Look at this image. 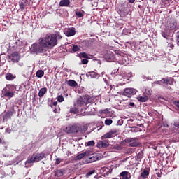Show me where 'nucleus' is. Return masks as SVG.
Returning <instances> with one entry per match:
<instances>
[{"mask_svg":"<svg viewBox=\"0 0 179 179\" xmlns=\"http://www.w3.org/2000/svg\"><path fill=\"white\" fill-rule=\"evenodd\" d=\"M179 29V25L176 20H169L167 21V23L165 24V27L163 30L161 31V34L164 38L169 39V37H173V32H171L173 30Z\"/></svg>","mask_w":179,"mask_h":179,"instance_id":"nucleus-1","label":"nucleus"},{"mask_svg":"<svg viewBox=\"0 0 179 179\" xmlns=\"http://www.w3.org/2000/svg\"><path fill=\"white\" fill-rule=\"evenodd\" d=\"M62 36L60 32H55V34H47L45 40L43 42L45 48L48 49H52L54 46L57 45L58 39H62Z\"/></svg>","mask_w":179,"mask_h":179,"instance_id":"nucleus-2","label":"nucleus"},{"mask_svg":"<svg viewBox=\"0 0 179 179\" xmlns=\"http://www.w3.org/2000/svg\"><path fill=\"white\" fill-rule=\"evenodd\" d=\"M2 92L4 96H6L7 98H13L15 96V85L8 84L6 87L3 88Z\"/></svg>","mask_w":179,"mask_h":179,"instance_id":"nucleus-3","label":"nucleus"},{"mask_svg":"<svg viewBox=\"0 0 179 179\" xmlns=\"http://www.w3.org/2000/svg\"><path fill=\"white\" fill-rule=\"evenodd\" d=\"M92 101H94L93 96H89V94H85V96H79L77 100V104L80 106H84V105L90 104Z\"/></svg>","mask_w":179,"mask_h":179,"instance_id":"nucleus-4","label":"nucleus"},{"mask_svg":"<svg viewBox=\"0 0 179 179\" xmlns=\"http://www.w3.org/2000/svg\"><path fill=\"white\" fill-rule=\"evenodd\" d=\"M45 154L42 152V153H34L32 155V157L31 158H29L25 164H32L33 162H41V160H43L44 158Z\"/></svg>","mask_w":179,"mask_h":179,"instance_id":"nucleus-5","label":"nucleus"},{"mask_svg":"<svg viewBox=\"0 0 179 179\" xmlns=\"http://www.w3.org/2000/svg\"><path fill=\"white\" fill-rule=\"evenodd\" d=\"M83 132V129H81L80 124H71L66 127L65 132L66 133H78V132Z\"/></svg>","mask_w":179,"mask_h":179,"instance_id":"nucleus-6","label":"nucleus"},{"mask_svg":"<svg viewBox=\"0 0 179 179\" xmlns=\"http://www.w3.org/2000/svg\"><path fill=\"white\" fill-rule=\"evenodd\" d=\"M45 38H41V41H39V44H34L33 49L36 52H43V48H45V45L43 44L45 41Z\"/></svg>","mask_w":179,"mask_h":179,"instance_id":"nucleus-7","label":"nucleus"},{"mask_svg":"<svg viewBox=\"0 0 179 179\" xmlns=\"http://www.w3.org/2000/svg\"><path fill=\"white\" fill-rule=\"evenodd\" d=\"M118 132V129H110L109 132L103 134V136H101V139H110L111 138H114V136H117Z\"/></svg>","mask_w":179,"mask_h":179,"instance_id":"nucleus-8","label":"nucleus"},{"mask_svg":"<svg viewBox=\"0 0 179 179\" xmlns=\"http://www.w3.org/2000/svg\"><path fill=\"white\" fill-rule=\"evenodd\" d=\"M8 59H10L13 63H18L20 59V56L19 52H13L9 56Z\"/></svg>","mask_w":179,"mask_h":179,"instance_id":"nucleus-9","label":"nucleus"},{"mask_svg":"<svg viewBox=\"0 0 179 179\" xmlns=\"http://www.w3.org/2000/svg\"><path fill=\"white\" fill-rule=\"evenodd\" d=\"M137 90L136 88H124V95L128 97H131L132 96H134V94H136Z\"/></svg>","mask_w":179,"mask_h":179,"instance_id":"nucleus-10","label":"nucleus"},{"mask_svg":"<svg viewBox=\"0 0 179 179\" xmlns=\"http://www.w3.org/2000/svg\"><path fill=\"white\" fill-rule=\"evenodd\" d=\"M100 158H99V155H92L91 157L90 156H87L85 157V158L84 159V161L86 164H90L91 162H96V160H99Z\"/></svg>","mask_w":179,"mask_h":179,"instance_id":"nucleus-11","label":"nucleus"},{"mask_svg":"<svg viewBox=\"0 0 179 179\" xmlns=\"http://www.w3.org/2000/svg\"><path fill=\"white\" fill-rule=\"evenodd\" d=\"M136 141V138H129L124 140L125 143H130V146H131V148H136L138 146L139 143Z\"/></svg>","mask_w":179,"mask_h":179,"instance_id":"nucleus-12","label":"nucleus"},{"mask_svg":"<svg viewBox=\"0 0 179 179\" xmlns=\"http://www.w3.org/2000/svg\"><path fill=\"white\" fill-rule=\"evenodd\" d=\"M64 33L67 37H71L72 36H75L76 31L75 27H68L64 30Z\"/></svg>","mask_w":179,"mask_h":179,"instance_id":"nucleus-13","label":"nucleus"},{"mask_svg":"<svg viewBox=\"0 0 179 179\" xmlns=\"http://www.w3.org/2000/svg\"><path fill=\"white\" fill-rule=\"evenodd\" d=\"M175 79L173 77L162 78V84L165 85H173Z\"/></svg>","mask_w":179,"mask_h":179,"instance_id":"nucleus-14","label":"nucleus"},{"mask_svg":"<svg viewBox=\"0 0 179 179\" xmlns=\"http://www.w3.org/2000/svg\"><path fill=\"white\" fill-rule=\"evenodd\" d=\"M108 146H110L108 140L102 139V141H99V143H97V147L99 148H108Z\"/></svg>","mask_w":179,"mask_h":179,"instance_id":"nucleus-15","label":"nucleus"},{"mask_svg":"<svg viewBox=\"0 0 179 179\" xmlns=\"http://www.w3.org/2000/svg\"><path fill=\"white\" fill-rule=\"evenodd\" d=\"M131 176L130 172L124 171V172L120 173V179H131Z\"/></svg>","mask_w":179,"mask_h":179,"instance_id":"nucleus-16","label":"nucleus"},{"mask_svg":"<svg viewBox=\"0 0 179 179\" xmlns=\"http://www.w3.org/2000/svg\"><path fill=\"white\" fill-rule=\"evenodd\" d=\"M92 39H89V40H85L83 41H82L81 44L83 45V48H91V46L92 45Z\"/></svg>","mask_w":179,"mask_h":179,"instance_id":"nucleus-17","label":"nucleus"},{"mask_svg":"<svg viewBox=\"0 0 179 179\" xmlns=\"http://www.w3.org/2000/svg\"><path fill=\"white\" fill-rule=\"evenodd\" d=\"M65 173V169H57L55 172V177H62V176L64 175Z\"/></svg>","mask_w":179,"mask_h":179,"instance_id":"nucleus-18","label":"nucleus"},{"mask_svg":"<svg viewBox=\"0 0 179 179\" xmlns=\"http://www.w3.org/2000/svg\"><path fill=\"white\" fill-rule=\"evenodd\" d=\"M150 172L148 171V169H144L143 170V172L141 173V177L143 178V179H147L149 177Z\"/></svg>","mask_w":179,"mask_h":179,"instance_id":"nucleus-19","label":"nucleus"},{"mask_svg":"<svg viewBox=\"0 0 179 179\" xmlns=\"http://www.w3.org/2000/svg\"><path fill=\"white\" fill-rule=\"evenodd\" d=\"M13 110H8L4 117H3V119L5 120H8V119H11V117H13Z\"/></svg>","mask_w":179,"mask_h":179,"instance_id":"nucleus-20","label":"nucleus"},{"mask_svg":"<svg viewBox=\"0 0 179 179\" xmlns=\"http://www.w3.org/2000/svg\"><path fill=\"white\" fill-rule=\"evenodd\" d=\"M76 15L77 17H78L79 18L84 17L85 15V13L84 11V10H78V8L76 9Z\"/></svg>","mask_w":179,"mask_h":179,"instance_id":"nucleus-21","label":"nucleus"},{"mask_svg":"<svg viewBox=\"0 0 179 179\" xmlns=\"http://www.w3.org/2000/svg\"><path fill=\"white\" fill-rule=\"evenodd\" d=\"M48 92V88L47 87H42L41 90H39L38 92V96L40 98H42L45 93Z\"/></svg>","mask_w":179,"mask_h":179,"instance_id":"nucleus-22","label":"nucleus"},{"mask_svg":"<svg viewBox=\"0 0 179 179\" xmlns=\"http://www.w3.org/2000/svg\"><path fill=\"white\" fill-rule=\"evenodd\" d=\"M128 11H127V8H122L120 10V17H125L127 16L128 15Z\"/></svg>","mask_w":179,"mask_h":179,"instance_id":"nucleus-23","label":"nucleus"},{"mask_svg":"<svg viewBox=\"0 0 179 179\" xmlns=\"http://www.w3.org/2000/svg\"><path fill=\"white\" fill-rule=\"evenodd\" d=\"M138 100L142 103H145V101H147V100H148V96L145 94V92H144L143 96H138Z\"/></svg>","mask_w":179,"mask_h":179,"instance_id":"nucleus-24","label":"nucleus"},{"mask_svg":"<svg viewBox=\"0 0 179 179\" xmlns=\"http://www.w3.org/2000/svg\"><path fill=\"white\" fill-rule=\"evenodd\" d=\"M88 155L89 152H85L84 153L78 154L76 158L77 159V160H80L81 159L84 158L85 157H86V155Z\"/></svg>","mask_w":179,"mask_h":179,"instance_id":"nucleus-25","label":"nucleus"},{"mask_svg":"<svg viewBox=\"0 0 179 179\" xmlns=\"http://www.w3.org/2000/svg\"><path fill=\"white\" fill-rule=\"evenodd\" d=\"M71 3V1L69 0H62L59 2L60 6H69Z\"/></svg>","mask_w":179,"mask_h":179,"instance_id":"nucleus-26","label":"nucleus"},{"mask_svg":"<svg viewBox=\"0 0 179 179\" xmlns=\"http://www.w3.org/2000/svg\"><path fill=\"white\" fill-rule=\"evenodd\" d=\"M80 56L82 57L83 58L87 59H90L91 58V55H87L86 52H81L80 53Z\"/></svg>","mask_w":179,"mask_h":179,"instance_id":"nucleus-27","label":"nucleus"},{"mask_svg":"<svg viewBox=\"0 0 179 179\" xmlns=\"http://www.w3.org/2000/svg\"><path fill=\"white\" fill-rule=\"evenodd\" d=\"M5 78L7 80H13V79L15 78V76H13V74L8 73L6 74Z\"/></svg>","mask_w":179,"mask_h":179,"instance_id":"nucleus-28","label":"nucleus"},{"mask_svg":"<svg viewBox=\"0 0 179 179\" xmlns=\"http://www.w3.org/2000/svg\"><path fill=\"white\" fill-rule=\"evenodd\" d=\"M67 85L73 87H75L78 85V83L76 80H70L67 81Z\"/></svg>","mask_w":179,"mask_h":179,"instance_id":"nucleus-29","label":"nucleus"},{"mask_svg":"<svg viewBox=\"0 0 179 179\" xmlns=\"http://www.w3.org/2000/svg\"><path fill=\"white\" fill-rule=\"evenodd\" d=\"M105 58L106 60H108V62H111L112 60L114 59V56L113 55V53H110L109 55H106L105 56Z\"/></svg>","mask_w":179,"mask_h":179,"instance_id":"nucleus-30","label":"nucleus"},{"mask_svg":"<svg viewBox=\"0 0 179 179\" xmlns=\"http://www.w3.org/2000/svg\"><path fill=\"white\" fill-rule=\"evenodd\" d=\"M26 3H27L26 0H23L20 2V8L22 10H24V8L26 6Z\"/></svg>","mask_w":179,"mask_h":179,"instance_id":"nucleus-31","label":"nucleus"},{"mask_svg":"<svg viewBox=\"0 0 179 179\" xmlns=\"http://www.w3.org/2000/svg\"><path fill=\"white\" fill-rule=\"evenodd\" d=\"M44 76V72L43 70H38L37 72H36V76L38 78H41L42 77H43Z\"/></svg>","mask_w":179,"mask_h":179,"instance_id":"nucleus-32","label":"nucleus"},{"mask_svg":"<svg viewBox=\"0 0 179 179\" xmlns=\"http://www.w3.org/2000/svg\"><path fill=\"white\" fill-rule=\"evenodd\" d=\"M131 132H142V129L136 127H131Z\"/></svg>","mask_w":179,"mask_h":179,"instance_id":"nucleus-33","label":"nucleus"},{"mask_svg":"<svg viewBox=\"0 0 179 179\" xmlns=\"http://www.w3.org/2000/svg\"><path fill=\"white\" fill-rule=\"evenodd\" d=\"M70 113H73V115H76V113H78V108H76V107H71Z\"/></svg>","mask_w":179,"mask_h":179,"instance_id":"nucleus-34","label":"nucleus"},{"mask_svg":"<svg viewBox=\"0 0 179 179\" xmlns=\"http://www.w3.org/2000/svg\"><path fill=\"white\" fill-rule=\"evenodd\" d=\"M96 173V169H92V171H90L86 173V177L89 178L90 176H92V174H94Z\"/></svg>","mask_w":179,"mask_h":179,"instance_id":"nucleus-35","label":"nucleus"},{"mask_svg":"<svg viewBox=\"0 0 179 179\" xmlns=\"http://www.w3.org/2000/svg\"><path fill=\"white\" fill-rule=\"evenodd\" d=\"M80 48L78 46V45H73L72 50L73 52H77L78 51H80Z\"/></svg>","mask_w":179,"mask_h":179,"instance_id":"nucleus-36","label":"nucleus"},{"mask_svg":"<svg viewBox=\"0 0 179 179\" xmlns=\"http://www.w3.org/2000/svg\"><path fill=\"white\" fill-rule=\"evenodd\" d=\"M90 76L91 77H93V78H98L100 77L99 74L96 73L94 71L90 72Z\"/></svg>","mask_w":179,"mask_h":179,"instance_id":"nucleus-37","label":"nucleus"},{"mask_svg":"<svg viewBox=\"0 0 179 179\" xmlns=\"http://www.w3.org/2000/svg\"><path fill=\"white\" fill-rule=\"evenodd\" d=\"M99 113H101V114L103 113L105 115H109L110 114V110H108V108H106L105 110H100Z\"/></svg>","mask_w":179,"mask_h":179,"instance_id":"nucleus-38","label":"nucleus"},{"mask_svg":"<svg viewBox=\"0 0 179 179\" xmlns=\"http://www.w3.org/2000/svg\"><path fill=\"white\" fill-rule=\"evenodd\" d=\"M113 124L112 119H106L105 120V125H111Z\"/></svg>","mask_w":179,"mask_h":179,"instance_id":"nucleus-39","label":"nucleus"},{"mask_svg":"<svg viewBox=\"0 0 179 179\" xmlns=\"http://www.w3.org/2000/svg\"><path fill=\"white\" fill-rule=\"evenodd\" d=\"M87 146H94L95 145L94 140H90V141H88V143H87Z\"/></svg>","mask_w":179,"mask_h":179,"instance_id":"nucleus-40","label":"nucleus"},{"mask_svg":"<svg viewBox=\"0 0 179 179\" xmlns=\"http://www.w3.org/2000/svg\"><path fill=\"white\" fill-rule=\"evenodd\" d=\"M62 162H64V159L57 158L55 164V165H59V164H61Z\"/></svg>","mask_w":179,"mask_h":179,"instance_id":"nucleus-41","label":"nucleus"},{"mask_svg":"<svg viewBox=\"0 0 179 179\" xmlns=\"http://www.w3.org/2000/svg\"><path fill=\"white\" fill-rule=\"evenodd\" d=\"M57 101H59V103H62V101H64V96H63L62 95L58 96Z\"/></svg>","mask_w":179,"mask_h":179,"instance_id":"nucleus-42","label":"nucleus"},{"mask_svg":"<svg viewBox=\"0 0 179 179\" xmlns=\"http://www.w3.org/2000/svg\"><path fill=\"white\" fill-rule=\"evenodd\" d=\"M167 48H169V50H173L175 48V45L173 43H169L167 45Z\"/></svg>","mask_w":179,"mask_h":179,"instance_id":"nucleus-43","label":"nucleus"},{"mask_svg":"<svg viewBox=\"0 0 179 179\" xmlns=\"http://www.w3.org/2000/svg\"><path fill=\"white\" fill-rule=\"evenodd\" d=\"M173 104L177 107V110L179 112V100H175Z\"/></svg>","mask_w":179,"mask_h":179,"instance_id":"nucleus-44","label":"nucleus"},{"mask_svg":"<svg viewBox=\"0 0 179 179\" xmlns=\"http://www.w3.org/2000/svg\"><path fill=\"white\" fill-rule=\"evenodd\" d=\"M145 95L148 96V99H149V96H151V91L145 90Z\"/></svg>","mask_w":179,"mask_h":179,"instance_id":"nucleus-45","label":"nucleus"},{"mask_svg":"<svg viewBox=\"0 0 179 179\" xmlns=\"http://www.w3.org/2000/svg\"><path fill=\"white\" fill-rule=\"evenodd\" d=\"M88 63H89V60L87 59L84 58V59L81 60V64H88Z\"/></svg>","mask_w":179,"mask_h":179,"instance_id":"nucleus-46","label":"nucleus"},{"mask_svg":"<svg viewBox=\"0 0 179 179\" xmlns=\"http://www.w3.org/2000/svg\"><path fill=\"white\" fill-rule=\"evenodd\" d=\"M176 41L178 42V45H179V31L176 34Z\"/></svg>","mask_w":179,"mask_h":179,"instance_id":"nucleus-47","label":"nucleus"},{"mask_svg":"<svg viewBox=\"0 0 179 179\" xmlns=\"http://www.w3.org/2000/svg\"><path fill=\"white\" fill-rule=\"evenodd\" d=\"M156 84H157L158 85H163L162 79H161V80L156 81Z\"/></svg>","mask_w":179,"mask_h":179,"instance_id":"nucleus-48","label":"nucleus"},{"mask_svg":"<svg viewBox=\"0 0 179 179\" xmlns=\"http://www.w3.org/2000/svg\"><path fill=\"white\" fill-rule=\"evenodd\" d=\"M6 143L4 138H0V144L4 145Z\"/></svg>","mask_w":179,"mask_h":179,"instance_id":"nucleus-49","label":"nucleus"},{"mask_svg":"<svg viewBox=\"0 0 179 179\" xmlns=\"http://www.w3.org/2000/svg\"><path fill=\"white\" fill-rule=\"evenodd\" d=\"M171 1L172 0H164V4H169Z\"/></svg>","mask_w":179,"mask_h":179,"instance_id":"nucleus-50","label":"nucleus"},{"mask_svg":"<svg viewBox=\"0 0 179 179\" xmlns=\"http://www.w3.org/2000/svg\"><path fill=\"white\" fill-rule=\"evenodd\" d=\"M162 175V173H157V176L158 178H161Z\"/></svg>","mask_w":179,"mask_h":179,"instance_id":"nucleus-51","label":"nucleus"},{"mask_svg":"<svg viewBox=\"0 0 179 179\" xmlns=\"http://www.w3.org/2000/svg\"><path fill=\"white\" fill-rule=\"evenodd\" d=\"M57 104H58L57 101H54L52 103L53 106H57Z\"/></svg>","mask_w":179,"mask_h":179,"instance_id":"nucleus-52","label":"nucleus"},{"mask_svg":"<svg viewBox=\"0 0 179 179\" xmlns=\"http://www.w3.org/2000/svg\"><path fill=\"white\" fill-rule=\"evenodd\" d=\"M129 105H130V106H131V107H134L135 106V103H129Z\"/></svg>","mask_w":179,"mask_h":179,"instance_id":"nucleus-53","label":"nucleus"},{"mask_svg":"<svg viewBox=\"0 0 179 179\" xmlns=\"http://www.w3.org/2000/svg\"><path fill=\"white\" fill-rule=\"evenodd\" d=\"M133 73L132 72H129V73H128V77H132Z\"/></svg>","mask_w":179,"mask_h":179,"instance_id":"nucleus-54","label":"nucleus"},{"mask_svg":"<svg viewBox=\"0 0 179 179\" xmlns=\"http://www.w3.org/2000/svg\"><path fill=\"white\" fill-rule=\"evenodd\" d=\"M176 125L179 129V120L176 123Z\"/></svg>","mask_w":179,"mask_h":179,"instance_id":"nucleus-55","label":"nucleus"},{"mask_svg":"<svg viewBox=\"0 0 179 179\" xmlns=\"http://www.w3.org/2000/svg\"><path fill=\"white\" fill-rule=\"evenodd\" d=\"M53 112H54L55 113H58V110H57V108H55V109L53 110Z\"/></svg>","mask_w":179,"mask_h":179,"instance_id":"nucleus-56","label":"nucleus"},{"mask_svg":"<svg viewBox=\"0 0 179 179\" xmlns=\"http://www.w3.org/2000/svg\"><path fill=\"white\" fill-rule=\"evenodd\" d=\"M129 3H134V2H135V0H129Z\"/></svg>","mask_w":179,"mask_h":179,"instance_id":"nucleus-57","label":"nucleus"},{"mask_svg":"<svg viewBox=\"0 0 179 179\" xmlns=\"http://www.w3.org/2000/svg\"><path fill=\"white\" fill-rule=\"evenodd\" d=\"M138 126H140V127H142L143 126V124H138Z\"/></svg>","mask_w":179,"mask_h":179,"instance_id":"nucleus-58","label":"nucleus"},{"mask_svg":"<svg viewBox=\"0 0 179 179\" xmlns=\"http://www.w3.org/2000/svg\"><path fill=\"white\" fill-rule=\"evenodd\" d=\"M165 127H169V124H164Z\"/></svg>","mask_w":179,"mask_h":179,"instance_id":"nucleus-59","label":"nucleus"},{"mask_svg":"<svg viewBox=\"0 0 179 179\" xmlns=\"http://www.w3.org/2000/svg\"><path fill=\"white\" fill-rule=\"evenodd\" d=\"M113 179H119L118 178H113Z\"/></svg>","mask_w":179,"mask_h":179,"instance_id":"nucleus-60","label":"nucleus"},{"mask_svg":"<svg viewBox=\"0 0 179 179\" xmlns=\"http://www.w3.org/2000/svg\"><path fill=\"white\" fill-rule=\"evenodd\" d=\"M140 179V178H139Z\"/></svg>","mask_w":179,"mask_h":179,"instance_id":"nucleus-61","label":"nucleus"}]
</instances>
